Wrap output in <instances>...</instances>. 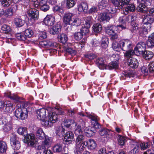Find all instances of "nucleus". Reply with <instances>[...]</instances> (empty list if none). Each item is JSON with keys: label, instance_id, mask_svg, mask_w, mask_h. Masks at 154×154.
Listing matches in <instances>:
<instances>
[{"label": "nucleus", "instance_id": "nucleus-20", "mask_svg": "<svg viewBox=\"0 0 154 154\" xmlns=\"http://www.w3.org/2000/svg\"><path fill=\"white\" fill-rule=\"evenodd\" d=\"M6 118L8 120H7V122L5 125L3 130L4 131L7 132L10 131L11 128V117L9 116H8Z\"/></svg>", "mask_w": 154, "mask_h": 154}, {"label": "nucleus", "instance_id": "nucleus-54", "mask_svg": "<svg viewBox=\"0 0 154 154\" xmlns=\"http://www.w3.org/2000/svg\"><path fill=\"white\" fill-rule=\"evenodd\" d=\"M1 4L2 6L4 7H9L11 2V0H2Z\"/></svg>", "mask_w": 154, "mask_h": 154}, {"label": "nucleus", "instance_id": "nucleus-12", "mask_svg": "<svg viewBox=\"0 0 154 154\" xmlns=\"http://www.w3.org/2000/svg\"><path fill=\"white\" fill-rule=\"evenodd\" d=\"M112 17V16L111 14L104 12L101 13L99 14L98 16V19L100 21L105 20L108 21Z\"/></svg>", "mask_w": 154, "mask_h": 154}, {"label": "nucleus", "instance_id": "nucleus-55", "mask_svg": "<svg viewBox=\"0 0 154 154\" xmlns=\"http://www.w3.org/2000/svg\"><path fill=\"white\" fill-rule=\"evenodd\" d=\"M81 23L80 19L78 18H76L71 23V24L73 26H78L80 25Z\"/></svg>", "mask_w": 154, "mask_h": 154}, {"label": "nucleus", "instance_id": "nucleus-41", "mask_svg": "<svg viewBox=\"0 0 154 154\" xmlns=\"http://www.w3.org/2000/svg\"><path fill=\"white\" fill-rule=\"evenodd\" d=\"M121 45L120 43H119L116 41H114L113 42L112 47L116 51H118L120 49H121Z\"/></svg>", "mask_w": 154, "mask_h": 154}, {"label": "nucleus", "instance_id": "nucleus-7", "mask_svg": "<svg viewBox=\"0 0 154 154\" xmlns=\"http://www.w3.org/2000/svg\"><path fill=\"white\" fill-rule=\"evenodd\" d=\"M121 49L124 51H126L131 48L132 46L131 42L129 40H125L120 41Z\"/></svg>", "mask_w": 154, "mask_h": 154}, {"label": "nucleus", "instance_id": "nucleus-27", "mask_svg": "<svg viewBox=\"0 0 154 154\" xmlns=\"http://www.w3.org/2000/svg\"><path fill=\"white\" fill-rule=\"evenodd\" d=\"M142 54L143 57L146 60L151 59L154 56L152 52L146 50Z\"/></svg>", "mask_w": 154, "mask_h": 154}, {"label": "nucleus", "instance_id": "nucleus-5", "mask_svg": "<svg viewBox=\"0 0 154 154\" xmlns=\"http://www.w3.org/2000/svg\"><path fill=\"white\" fill-rule=\"evenodd\" d=\"M114 28L115 27H114L113 26H108L106 30V33L110 36V39L113 42L114 41H116L119 38L118 34L114 30Z\"/></svg>", "mask_w": 154, "mask_h": 154}, {"label": "nucleus", "instance_id": "nucleus-48", "mask_svg": "<svg viewBox=\"0 0 154 154\" xmlns=\"http://www.w3.org/2000/svg\"><path fill=\"white\" fill-rule=\"evenodd\" d=\"M83 35L81 32H78L74 34V38L76 40H80L83 38Z\"/></svg>", "mask_w": 154, "mask_h": 154}, {"label": "nucleus", "instance_id": "nucleus-10", "mask_svg": "<svg viewBox=\"0 0 154 154\" xmlns=\"http://www.w3.org/2000/svg\"><path fill=\"white\" fill-rule=\"evenodd\" d=\"M47 111L48 112V111L45 109H39L37 112V118L40 120L45 119Z\"/></svg>", "mask_w": 154, "mask_h": 154}, {"label": "nucleus", "instance_id": "nucleus-18", "mask_svg": "<svg viewBox=\"0 0 154 154\" xmlns=\"http://www.w3.org/2000/svg\"><path fill=\"white\" fill-rule=\"evenodd\" d=\"M61 26L60 24H57L55 25L50 30V34L53 35L57 34L61 31Z\"/></svg>", "mask_w": 154, "mask_h": 154}, {"label": "nucleus", "instance_id": "nucleus-32", "mask_svg": "<svg viewBox=\"0 0 154 154\" xmlns=\"http://www.w3.org/2000/svg\"><path fill=\"white\" fill-rule=\"evenodd\" d=\"M147 7L142 3L139 4L137 8V10L139 12H146L147 10Z\"/></svg>", "mask_w": 154, "mask_h": 154}, {"label": "nucleus", "instance_id": "nucleus-23", "mask_svg": "<svg viewBox=\"0 0 154 154\" xmlns=\"http://www.w3.org/2000/svg\"><path fill=\"white\" fill-rule=\"evenodd\" d=\"M91 127H87L84 130L85 135L88 137H91L95 135V132Z\"/></svg>", "mask_w": 154, "mask_h": 154}, {"label": "nucleus", "instance_id": "nucleus-39", "mask_svg": "<svg viewBox=\"0 0 154 154\" xmlns=\"http://www.w3.org/2000/svg\"><path fill=\"white\" fill-rule=\"evenodd\" d=\"M10 26L6 24H4L2 26L1 32L3 33H8L11 31Z\"/></svg>", "mask_w": 154, "mask_h": 154}, {"label": "nucleus", "instance_id": "nucleus-50", "mask_svg": "<svg viewBox=\"0 0 154 154\" xmlns=\"http://www.w3.org/2000/svg\"><path fill=\"white\" fill-rule=\"evenodd\" d=\"M107 5V2L106 1L102 0L99 3V8L101 10L104 9L105 8Z\"/></svg>", "mask_w": 154, "mask_h": 154}, {"label": "nucleus", "instance_id": "nucleus-25", "mask_svg": "<svg viewBox=\"0 0 154 154\" xmlns=\"http://www.w3.org/2000/svg\"><path fill=\"white\" fill-rule=\"evenodd\" d=\"M79 11L81 12H86L88 8V5L87 3L82 2L79 5L78 7Z\"/></svg>", "mask_w": 154, "mask_h": 154}, {"label": "nucleus", "instance_id": "nucleus-38", "mask_svg": "<svg viewBox=\"0 0 154 154\" xmlns=\"http://www.w3.org/2000/svg\"><path fill=\"white\" fill-rule=\"evenodd\" d=\"M14 23L15 25L18 27L22 26L24 24V21L19 18H16L15 19Z\"/></svg>", "mask_w": 154, "mask_h": 154}, {"label": "nucleus", "instance_id": "nucleus-4", "mask_svg": "<svg viewBox=\"0 0 154 154\" xmlns=\"http://www.w3.org/2000/svg\"><path fill=\"white\" fill-rule=\"evenodd\" d=\"M15 116L17 118L24 120L27 118L28 113L26 109H23L19 108L17 109L15 111Z\"/></svg>", "mask_w": 154, "mask_h": 154}, {"label": "nucleus", "instance_id": "nucleus-34", "mask_svg": "<svg viewBox=\"0 0 154 154\" xmlns=\"http://www.w3.org/2000/svg\"><path fill=\"white\" fill-rule=\"evenodd\" d=\"M7 148V144L5 142L3 141L0 142V152L1 153L5 152Z\"/></svg>", "mask_w": 154, "mask_h": 154}, {"label": "nucleus", "instance_id": "nucleus-62", "mask_svg": "<svg viewBox=\"0 0 154 154\" xmlns=\"http://www.w3.org/2000/svg\"><path fill=\"white\" fill-rule=\"evenodd\" d=\"M66 51L72 55H75L76 54V51L71 48H67L65 49Z\"/></svg>", "mask_w": 154, "mask_h": 154}, {"label": "nucleus", "instance_id": "nucleus-15", "mask_svg": "<svg viewBox=\"0 0 154 154\" xmlns=\"http://www.w3.org/2000/svg\"><path fill=\"white\" fill-rule=\"evenodd\" d=\"M13 104L10 101H7L5 102L4 107V111L11 112L13 110Z\"/></svg>", "mask_w": 154, "mask_h": 154}, {"label": "nucleus", "instance_id": "nucleus-46", "mask_svg": "<svg viewBox=\"0 0 154 154\" xmlns=\"http://www.w3.org/2000/svg\"><path fill=\"white\" fill-rule=\"evenodd\" d=\"M8 97L11 99L17 102H20L21 100V98H20L17 95L12 94L11 93L8 94Z\"/></svg>", "mask_w": 154, "mask_h": 154}, {"label": "nucleus", "instance_id": "nucleus-57", "mask_svg": "<svg viewBox=\"0 0 154 154\" xmlns=\"http://www.w3.org/2000/svg\"><path fill=\"white\" fill-rule=\"evenodd\" d=\"M109 43L108 38H105L102 42L101 46L102 48H106L108 46Z\"/></svg>", "mask_w": 154, "mask_h": 154}, {"label": "nucleus", "instance_id": "nucleus-31", "mask_svg": "<svg viewBox=\"0 0 154 154\" xmlns=\"http://www.w3.org/2000/svg\"><path fill=\"white\" fill-rule=\"evenodd\" d=\"M75 139V146H78V147L80 146L79 144L81 143L84 139L85 137L83 135H76Z\"/></svg>", "mask_w": 154, "mask_h": 154}, {"label": "nucleus", "instance_id": "nucleus-52", "mask_svg": "<svg viewBox=\"0 0 154 154\" xmlns=\"http://www.w3.org/2000/svg\"><path fill=\"white\" fill-rule=\"evenodd\" d=\"M118 139L120 145L123 146L126 141V138L124 137L119 135L118 136Z\"/></svg>", "mask_w": 154, "mask_h": 154}, {"label": "nucleus", "instance_id": "nucleus-22", "mask_svg": "<svg viewBox=\"0 0 154 154\" xmlns=\"http://www.w3.org/2000/svg\"><path fill=\"white\" fill-rule=\"evenodd\" d=\"M154 21V19L152 16L146 15L144 16L143 20L144 24H149L152 23Z\"/></svg>", "mask_w": 154, "mask_h": 154}, {"label": "nucleus", "instance_id": "nucleus-44", "mask_svg": "<svg viewBox=\"0 0 154 154\" xmlns=\"http://www.w3.org/2000/svg\"><path fill=\"white\" fill-rule=\"evenodd\" d=\"M126 51V52L124 54V56L127 58L128 60L129 58H132L131 57L134 53V50L133 51L130 49L128 51Z\"/></svg>", "mask_w": 154, "mask_h": 154}, {"label": "nucleus", "instance_id": "nucleus-51", "mask_svg": "<svg viewBox=\"0 0 154 154\" xmlns=\"http://www.w3.org/2000/svg\"><path fill=\"white\" fill-rule=\"evenodd\" d=\"M24 33L26 38V37L30 38L33 35V32L31 29H28L25 30Z\"/></svg>", "mask_w": 154, "mask_h": 154}, {"label": "nucleus", "instance_id": "nucleus-36", "mask_svg": "<svg viewBox=\"0 0 154 154\" xmlns=\"http://www.w3.org/2000/svg\"><path fill=\"white\" fill-rule=\"evenodd\" d=\"M119 66L118 61H113L110 63L108 66H107L110 70L118 68Z\"/></svg>", "mask_w": 154, "mask_h": 154}, {"label": "nucleus", "instance_id": "nucleus-8", "mask_svg": "<svg viewBox=\"0 0 154 154\" xmlns=\"http://www.w3.org/2000/svg\"><path fill=\"white\" fill-rule=\"evenodd\" d=\"M88 141H84V140L79 144L80 146L78 148V146H76L75 150V154H81L84 148L88 146Z\"/></svg>", "mask_w": 154, "mask_h": 154}, {"label": "nucleus", "instance_id": "nucleus-37", "mask_svg": "<svg viewBox=\"0 0 154 154\" xmlns=\"http://www.w3.org/2000/svg\"><path fill=\"white\" fill-rule=\"evenodd\" d=\"M151 28V25L149 24H144L143 29V32L144 35L146 36L148 33V32H149Z\"/></svg>", "mask_w": 154, "mask_h": 154}, {"label": "nucleus", "instance_id": "nucleus-19", "mask_svg": "<svg viewBox=\"0 0 154 154\" xmlns=\"http://www.w3.org/2000/svg\"><path fill=\"white\" fill-rule=\"evenodd\" d=\"M28 14L29 16L32 18H37L38 16V11L36 9L31 8L29 9Z\"/></svg>", "mask_w": 154, "mask_h": 154}, {"label": "nucleus", "instance_id": "nucleus-29", "mask_svg": "<svg viewBox=\"0 0 154 154\" xmlns=\"http://www.w3.org/2000/svg\"><path fill=\"white\" fill-rule=\"evenodd\" d=\"M127 7H125L123 9V11H125L124 14H127L129 11L133 12L135 11V8L134 5L131 4L128 5Z\"/></svg>", "mask_w": 154, "mask_h": 154}, {"label": "nucleus", "instance_id": "nucleus-63", "mask_svg": "<svg viewBox=\"0 0 154 154\" xmlns=\"http://www.w3.org/2000/svg\"><path fill=\"white\" fill-rule=\"evenodd\" d=\"M147 45L149 47H152L154 46V40L149 38L147 41Z\"/></svg>", "mask_w": 154, "mask_h": 154}, {"label": "nucleus", "instance_id": "nucleus-40", "mask_svg": "<svg viewBox=\"0 0 154 154\" xmlns=\"http://www.w3.org/2000/svg\"><path fill=\"white\" fill-rule=\"evenodd\" d=\"M134 77V75L131 72H124L120 77L121 79H125L126 77L130 78Z\"/></svg>", "mask_w": 154, "mask_h": 154}, {"label": "nucleus", "instance_id": "nucleus-9", "mask_svg": "<svg viewBox=\"0 0 154 154\" xmlns=\"http://www.w3.org/2000/svg\"><path fill=\"white\" fill-rule=\"evenodd\" d=\"M64 140L69 143H71L72 140H74V135L73 133L70 131H66L63 135Z\"/></svg>", "mask_w": 154, "mask_h": 154}, {"label": "nucleus", "instance_id": "nucleus-43", "mask_svg": "<svg viewBox=\"0 0 154 154\" xmlns=\"http://www.w3.org/2000/svg\"><path fill=\"white\" fill-rule=\"evenodd\" d=\"M62 149V145L60 144L55 145L53 148V150L54 152H60Z\"/></svg>", "mask_w": 154, "mask_h": 154}, {"label": "nucleus", "instance_id": "nucleus-59", "mask_svg": "<svg viewBox=\"0 0 154 154\" xmlns=\"http://www.w3.org/2000/svg\"><path fill=\"white\" fill-rule=\"evenodd\" d=\"M85 123L82 119H81L78 122V124H75V125L82 128H83L85 127Z\"/></svg>", "mask_w": 154, "mask_h": 154}, {"label": "nucleus", "instance_id": "nucleus-17", "mask_svg": "<svg viewBox=\"0 0 154 154\" xmlns=\"http://www.w3.org/2000/svg\"><path fill=\"white\" fill-rule=\"evenodd\" d=\"M130 1L131 0H118V4L116 5L114 3L113 5L117 7V9H120L123 8V6L128 5Z\"/></svg>", "mask_w": 154, "mask_h": 154}, {"label": "nucleus", "instance_id": "nucleus-45", "mask_svg": "<svg viewBox=\"0 0 154 154\" xmlns=\"http://www.w3.org/2000/svg\"><path fill=\"white\" fill-rule=\"evenodd\" d=\"M26 131V128L21 127L17 130V132L19 134L23 135L25 137L27 134Z\"/></svg>", "mask_w": 154, "mask_h": 154}, {"label": "nucleus", "instance_id": "nucleus-33", "mask_svg": "<svg viewBox=\"0 0 154 154\" xmlns=\"http://www.w3.org/2000/svg\"><path fill=\"white\" fill-rule=\"evenodd\" d=\"M93 30L96 33L100 32L102 29V25L99 23H97L94 24L92 27Z\"/></svg>", "mask_w": 154, "mask_h": 154}, {"label": "nucleus", "instance_id": "nucleus-56", "mask_svg": "<svg viewBox=\"0 0 154 154\" xmlns=\"http://www.w3.org/2000/svg\"><path fill=\"white\" fill-rule=\"evenodd\" d=\"M16 37L18 39L21 41H24L26 39L25 35H23V34L21 33L16 34Z\"/></svg>", "mask_w": 154, "mask_h": 154}, {"label": "nucleus", "instance_id": "nucleus-61", "mask_svg": "<svg viewBox=\"0 0 154 154\" xmlns=\"http://www.w3.org/2000/svg\"><path fill=\"white\" fill-rule=\"evenodd\" d=\"M65 130L63 127H61L57 131V134L60 136H63L65 134Z\"/></svg>", "mask_w": 154, "mask_h": 154}, {"label": "nucleus", "instance_id": "nucleus-11", "mask_svg": "<svg viewBox=\"0 0 154 154\" xmlns=\"http://www.w3.org/2000/svg\"><path fill=\"white\" fill-rule=\"evenodd\" d=\"M51 143L49 139L46 138L42 142L41 145L38 146V149H40L42 148L43 150H45L48 149L51 146Z\"/></svg>", "mask_w": 154, "mask_h": 154}, {"label": "nucleus", "instance_id": "nucleus-13", "mask_svg": "<svg viewBox=\"0 0 154 154\" xmlns=\"http://www.w3.org/2000/svg\"><path fill=\"white\" fill-rule=\"evenodd\" d=\"M44 22L46 25L51 26L55 22L54 18L51 15H47L44 19Z\"/></svg>", "mask_w": 154, "mask_h": 154}, {"label": "nucleus", "instance_id": "nucleus-42", "mask_svg": "<svg viewBox=\"0 0 154 154\" xmlns=\"http://www.w3.org/2000/svg\"><path fill=\"white\" fill-rule=\"evenodd\" d=\"M85 26L87 27H90L91 24L92 22V18L91 16H88L85 20Z\"/></svg>", "mask_w": 154, "mask_h": 154}, {"label": "nucleus", "instance_id": "nucleus-16", "mask_svg": "<svg viewBox=\"0 0 154 154\" xmlns=\"http://www.w3.org/2000/svg\"><path fill=\"white\" fill-rule=\"evenodd\" d=\"M96 63L100 69H107V66L104 63V60L102 58H98L96 60Z\"/></svg>", "mask_w": 154, "mask_h": 154}, {"label": "nucleus", "instance_id": "nucleus-47", "mask_svg": "<svg viewBox=\"0 0 154 154\" xmlns=\"http://www.w3.org/2000/svg\"><path fill=\"white\" fill-rule=\"evenodd\" d=\"M75 4L74 0H66V7L67 8H70L73 7Z\"/></svg>", "mask_w": 154, "mask_h": 154}, {"label": "nucleus", "instance_id": "nucleus-58", "mask_svg": "<svg viewBox=\"0 0 154 154\" xmlns=\"http://www.w3.org/2000/svg\"><path fill=\"white\" fill-rule=\"evenodd\" d=\"M148 68L149 72H154V62L150 63L148 66Z\"/></svg>", "mask_w": 154, "mask_h": 154}, {"label": "nucleus", "instance_id": "nucleus-28", "mask_svg": "<svg viewBox=\"0 0 154 154\" xmlns=\"http://www.w3.org/2000/svg\"><path fill=\"white\" fill-rule=\"evenodd\" d=\"M14 7H11L5 10L4 15L8 18L11 17L14 14Z\"/></svg>", "mask_w": 154, "mask_h": 154}, {"label": "nucleus", "instance_id": "nucleus-6", "mask_svg": "<svg viewBox=\"0 0 154 154\" xmlns=\"http://www.w3.org/2000/svg\"><path fill=\"white\" fill-rule=\"evenodd\" d=\"M24 141L27 143L28 145L33 146L36 141V139L33 134H27L24 137Z\"/></svg>", "mask_w": 154, "mask_h": 154}, {"label": "nucleus", "instance_id": "nucleus-35", "mask_svg": "<svg viewBox=\"0 0 154 154\" xmlns=\"http://www.w3.org/2000/svg\"><path fill=\"white\" fill-rule=\"evenodd\" d=\"M58 39L59 41L63 44L65 43L68 40L67 36L64 34H60L58 35Z\"/></svg>", "mask_w": 154, "mask_h": 154}, {"label": "nucleus", "instance_id": "nucleus-26", "mask_svg": "<svg viewBox=\"0 0 154 154\" xmlns=\"http://www.w3.org/2000/svg\"><path fill=\"white\" fill-rule=\"evenodd\" d=\"M36 134L37 137L39 139L42 140L45 138V133L42 129L41 128H37Z\"/></svg>", "mask_w": 154, "mask_h": 154}, {"label": "nucleus", "instance_id": "nucleus-64", "mask_svg": "<svg viewBox=\"0 0 154 154\" xmlns=\"http://www.w3.org/2000/svg\"><path fill=\"white\" fill-rule=\"evenodd\" d=\"M89 27H87L85 26V27H83L80 29V32L83 33V35H85L88 33L89 32L88 28Z\"/></svg>", "mask_w": 154, "mask_h": 154}, {"label": "nucleus", "instance_id": "nucleus-1", "mask_svg": "<svg viewBox=\"0 0 154 154\" xmlns=\"http://www.w3.org/2000/svg\"><path fill=\"white\" fill-rule=\"evenodd\" d=\"M58 116L59 115L54 112L49 113L48 118H46V120L45 119L41 120V123L45 126L51 127L57 121Z\"/></svg>", "mask_w": 154, "mask_h": 154}, {"label": "nucleus", "instance_id": "nucleus-21", "mask_svg": "<svg viewBox=\"0 0 154 154\" xmlns=\"http://www.w3.org/2000/svg\"><path fill=\"white\" fill-rule=\"evenodd\" d=\"M73 14L70 13H66L63 17V22L66 24L70 25L72 20Z\"/></svg>", "mask_w": 154, "mask_h": 154}, {"label": "nucleus", "instance_id": "nucleus-2", "mask_svg": "<svg viewBox=\"0 0 154 154\" xmlns=\"http://www.w3.org/2000/svg\"><path fill=\"white\" fill-rule=\"evenodd\" d=\"M146 45L145 43L141 42H139L134 49V53L137 56L142 54L145 51Z\"/></svg>", "mask_w": 154, "mask_h": 154}, {"label": "nucleus", "instance_id": "nucleus-30", "mask_svg": "<svg viewBox=\"0 0 154 154\" xmlns=\"http://www.w3.org/2000/svg\"><path fill=\"white\" fill-rule=\"evenodd\" d=\"M88 146L91 149H94L97 147V144L95 141L92 139H90L88 141Z\"/></svg>", "mask_w": 154, "mask_h": 154}, {"label": "nucleus", "instance_id": "nucleus-49", "mask_svg": "<svg viewBox=\"0 0 154 154\" xmlns=\"http://www.w3.org/2000/svg\"><path fill=\"white\" fill-rule=\"evenodd\" d=\"M82 128L75 125V128L74 130V134L75 136L83 135V131Z\"/></svg>", "mask_w": 154, "mask_h": 154}, {"label": "nucleus", "instance_id": "nucleus-60", "mask_svg": "<svg viewBox=\"0 0 154 154\" xmlns=\"http://www.w3.org/2000/svg\"><path fill=\"white\" fill-rule=\"evenodd\" d=\"M87 116L91 119L93 121L92 122H95L98 121L97 116H94L93 114H88Z\"/></svg>", "mask_w": 154, "mask_h": 154}, {"label": "nucleus", "instance_id": "nucleus-3", "mask_svg": "<svg viewBox=\"0 0 154 154\" xmlns=\"http://www.w3.org/2000/svg\"><path fill=\"white\" fill-rule=\"evenodd\" d=\"M10 140L11 146L14 150H18L20 149L21 145L16 135L12 134L10 137Z\"/></svg>", "mask_w": 154, "mask_h": 154}, {"label": "nucleus", "instance_id": "nucleus-53", "mask_svg": "<svg viewBox=\"0 0 154 154\" xmlns=\"http://www.w3.org/2000/svg\"><path fill=\"white\" fill-rule=\"evenodd\" d=\"M150 146L149 143L148 142H144L141 143L140 144V147L141 150H144L149 148Z\"/></svg>", "mask_w": 154, "mask_h": 154}, {"label": "nucleus", "instance_id": "nucleus-14", "mask_svg": "<svg viewBox=\"0 0 154 154\" xmlns=\"http://www.w3.org/2000/svg\"><path fill=\"white\" fill-rule=\"evenodd\" d=\"M127 63L128 65L134 68H137L138 65L137 60L134 58H129L127 60Z\"/></svg>", "mask_w": 154, "mask_h": 154}, {"label": "nucleus", "instance_id": "nucleus-24", "mask_svg": "<svg viewBox=\"0 0 154 154\" xmlns=\"http://www.w3.org/2000/svg\"><path fill=\"white\" fill-rule=\"evenodd\" d=\"M99 133L101 136H106L109 137L112 135L111 132L106 128L101 129L99 131Z\"/></svg>", "mask_w": 154, "mask_h": 154}]
</instances>
